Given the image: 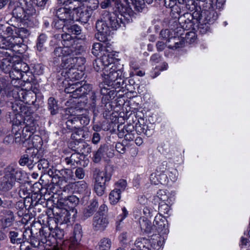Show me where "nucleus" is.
<instances>
[{"instance_id": "obj_37", "label": "nucleus", "mask_w": 250, "mask_h": 250, "mask_svg": "<svg viewBox=\"0 0 250 250\" xmlns=\"http://www.w3.org/2000/svg\"><path fill=\"white\" fill-rule=\"evenodd\" d=\"M48 109L52 115H55L57 113L58 106L57 102L54 98L50 97L48 100Z\"/></svg>"}, {"instance_id": "obj_52", "label": "nucleus", "mask_w": 250, "mask_h": 250, "mask_svg": "<svg viewBox=\"0 0 250 250\" xmlns=\"http://www.w3.org/2000/svg\"><path fill=\"white\" fill-rule=\"evenodd\" d=\"M53 229L52 228H50L49 227V229L43 228V229H41L40 230L39 232H40V235L44 236V237H45L44 239H42V243H45L46 242V238H47V237H48L50 235V232H48V230H51V229Z\"/></svg>"}, {"instance_id": "obj_9", "label": "nucleus", "mask_w": 250, "mask_h": 250, "mask_svg": "<svg viewBox=\"0 0 250 250\" xmlns=\"http://www.w3.org/2000/svg\"><path fill=\"white\" fill-rule=\"evenodd\" d=\"M56 16L61 21L66 24H70L75 20L73 9L67 7H62L56 11Z\"/></svg>"}, {"instance_id": "obj_58", "label": "nucleus", "mask_w": 250, "mask_h": 250, "mask_svg": "<svg viewBox=\"0 0 250 250\" xmlns=\"http://www.w3.org/2000/svg\"><path fill=\"white\" fill-rule=\"evenodd\" d=\"M53 182L58 184L62 185L63 181H65V178L63 176H59L57 175H54L52 178Z\"/></svg>"}, {"instance_id": "obj_28", "label": "nucleus", "mask_w": 250, "mask_h": 250, "mask_svg": "<svg viewBox=\"0 0 250 250\" xmlns=\"http://www.w3.org/2000/svg\"><path fill=\"white\" fill-rule=\"evenodd\" d=\"M79 153H75L72 154L70 157L65 158V162L67 165H71L75 166V164H81L82 159Z\"/></svg>"}, {"instance_id": "obj_36", "label": "nucleus", "mask_w": 250, "mask_h": 250, "mask_svg": "<svg viewBox=\"0 0 250 250\" xmlns=\"http://www.w3.org/2000/svg\"><path fill=\"white\" fill-rule=\"evenodd\" d=\"M98 59L101 60L102 62L104 69H105V67H106V69H109L110 65L113 66L112 64L113 59L112 58H110L108 55H106L104 53H103V55L102 57Z\"/></svg>"}, {"instance_id": "obj_38", "label": "nucleus", "mask_w": 250, "mask_h": 250, "mask_svg": "<svg viewBox=\"0 0 250 250\" xmlns=\"http://www.w3.org/2000/svg\"><path fill=\"white\" fill-rule=\"evenodd\" d=\"M10 213L8 214V216L6 217L4 222L2 223V228L4 230L7 231V230H6L7 228H9L11 227L12 225V223L14 220V216L12 212L9 211Z\"/></svg>"}, {"instance_id": "obj_24", "label": "nucleus", "mask_w": 250, "mask_h": 250, "mask_svg": "<svg viewBox=\"0 0 250 250\" xmlns=\"http://www.w3.org/2000/svg\"><path fill=\"white\" fill-rule=\"evenodd\" d=\"M149 241L145 238H138L135 242V246L139 250H149Z\"/></svg>"}, {"instance_id": "obj_15", "label": "nucleus", "mask_w": 250, "mask_h": 250, "mask_svg": "<svg viewBox=\"0 0 250 250\" xmlns=\"http://www.w3.org/2000/svg\"><path fill=\"white\" fill-rule=\"evenodd\" d=\"M82 237V227L79 224H76L74 227L73 236L71 239L70 248L77 246Z\"/></svg>"}, {"instance_id": "obj_48", "label": "nucleus", "mask_w": 250, "mask_h": 250, "mask_svg": "<svg viewBox=\"0 0 250 250\" xmlns=\"http://www.w3.org/2000/svg\"><path fill=\"white\" fill-rule=\"evenodd\" d=\"M185 39L187 42L191 43L196 41V36L193 32H188L186 35Z\"/></svg>"}, {"instance_id": "obj_47", "label": "nucleus", "mask_w": 250, "mask_h": 250, "mask_svg": "<svg viewBox=\"0 0 250 250\" xmlns=\"http://www.w3.org/2000/svg\"><path fill=\"white\" fill-rule=\"evenodd\" d=\"M93 67L94 69L97 71H103V73H104V67L103 65V63L101 60L98 59L95 60L93 63Z\"/></svg>"}, {"instance_id": "obj_3", "label": "nucleus", "mask_w": 250, "mask_h": 250, "mask_svg": "<svg viewBox=\"0 0 250 250\" xmlns=\"http://www.w3.org/2000/svg\"><path fill=\"white\" fill-rule=\"evenodd\" d=\"M122 72L120 69L112 66L109 69L104 70V73L102 74L104 78V82L108 86L117 88L121 86L124 83V80L121 78Z\"/></svg>"}, {"instance_id": "obj_45", "label": "nucleus", "mask_w": 250, "mask_h": 250, "mask_svg": "<svg viewBox=\"0 0 250 250\" xmlns=\"http://www.w3.org/2000/svg\"><path fill=\"white\" fill-rule=\"evenodd\" d=\"M72 138L77 141L83 140L84 138V132L83 130L78 128V130L72 134Z\"/></svg>"}, {"instance_id": "obj_22", "label": "nucleus", "mask_w": 250, "mask_h": 250, "mask_svg": "<svg viewBox=\"0 0 250 250\" xmlns=\"http://www.w3.org/2000/svg\"><path fill=\"white\" fill-rule=\"evenodd\" d=\"M9 73V77L11 79V83L15 86H18L16 83L18 82L19 83L20 80L22 78L23 75L22 72H20L18 70L15 69L14 67H12L11 70L8 72Z\"/></svg>"}, {"instance_id": "obj_4", "label": "nucleus", "mask_w": 250, "mask_h": 250, "mask_svg": "<svg viewBox=\"0 0 250 250\" xmlns=\"http://www.w3.org/2000/svg\"><path fill=\"white\" fill-rule=\"evenodd\" d=\"M4 175L1 181V190L7 191L10 190L15 184V175L18 173L16 165L13 164L8 166L4 171Z\"/></svg>"}, {"instance_id": "obj_35", "label": "nucleus", "mask_w": 250, "mask_h": 250, "mask_svg": "<svg viewBox=\"0 0 250 250\" xmlns=\"http://www.w3.org/2000/svg\"><path fill=\"white\" fill-rule=\"evenodd\" d=\"M12 67H14L15 69L18 70L20 72H22L23 75L29 70V67L28 65L26 63L22 62L15 63L13 65Z\"/></svg>"}, {"instance_id": "obj_60", "label": "nucleus", "mask_w": 250, "mask_h": 250, "mask_svg": "<svg viewBox=\"0 0 250 250\" xmlns=\"http://www.w3.org/2000/svg\"><path fill=\"white\" fill-rule=\"evenodd\" d=\"M82 72L79 73L78 69L76 70V72L74 73L73 76L70 75V79H69L71 81H74L75 80H78L79 79H81L82 78Z\"/></svg>"}, {"instance_id": "obj_31", "label": "nucleus", "mask_w": 250, "mask_h": 250, "mask_svg": "<svg viewBox=\"0 0 250 250\" xmlns=\"http://www.w3.org/2000/svg\"><path fill=\"white\" fill-rule=\"evenodd\" d=\"M112 242L108 238H103L99 242L97 250H110Z\"/></svg>"}, {"instance_id": "obj_2", "label": "nucleus", "mask_w": 250, "mask_h": 250, "mask_svg": "<svg viewBox=\"0 0 250 250\" xmlns=\"http://www.w3.org/2000/svg\"><path fill=\"white\" fill-rule=\"evenodd\" d=\"M61 37L62 43L63 47L56 48L52 53V56H60L64 54L78 55L83 51V46L69 34H62Z\"/></svg>"}, {"instance_id": "obj_10", "label": "nucleus", "mask_w": 250, "mask_h": 250, "mask_svg": "<svg viewBox=\"0 0 250 250\" xmlns=\"http://www.w3.org/2000/svg\"><path fill=\"white\" fill-rule=\"evenodd\" d=\"M22 42V40L20 38L14 36L4 37L1 40V48L2 50L12 51L11 49L16 46H20V45Z\"/></svg>"}, {"instance_id": "obj_49", "label": "nucleus", "mask_w": 250, "mask_h": 250, "mask_svg": "<svg viewBox=\"0 0 250 250\" xmlns=\"http://www.w3.org/2000/svg\"><path fill=\"white\" fill-rule=\"evenodd\" d=\"M35 132H31L26 126H24L22 130V137L25 140L29 139Z\"/></svg>"}, {"instance_id": "obj_50", "label": "nucleus", "mask_w": 250, "mask_h": 250, "mask_svg": "<svg viewBox=\"0 0 250 250\" xmlns=\"http://www.w3.org/2000/svg\"><path fill=\"white\" fill-rule=\"evenodd\" d=\"M89 93L90 94V101H91L90 106L92 108H95L96 105V100H97V95L96 93L94 91H91L88 92L87 94Z\"/></svg>"}, {"instance_id": "obj_40", "label": "nucleus", "mask_w": 250, "mask_h": 250, "mask_svg": "<svg viewBox=\"0 0 250 250\" xmlns=\"http://www.w3.org/2000/svg\"><path fill=\"white\" fill-rule=\"evenodd\" d=\"M9 230V237L10 239L11 243L15 244H20L21 243V239L17 238L18 236V232L14 230L7 229Z\"/></svg>"}, {"instance_id": "obj_17", "label": "nucleus", "mask_w": 250, "mask_h": 250, "mask_svg": "<svg viewBox=\"0 0 250 250\" xmlns=\"http://www.w3.org/2000/svg\"><path fill=\"white\" fill-rule=\"evenodd\" d=\"M12 14L15 18L21 20H25L28 19V16L25 13L23 6L20 4V1L15 3L12 10Z\"/></svg>"}, {"instance_id": "obj_56", "label": "nucleus", "mask_w": 250, "mask_h": 250, "mask_svg": "<svg viewBox=\"0 0 250 250\" xmlns=\"http://www.w3.org/2000/svg\"><path fill=\"white\" fill-rule=\"evenodd\" d=\"M116 150L121 154H124L126 151V148L125 145L122 143H118L116 145Z\"/></svg>"}, {"instance_id": "obj_34", "label": "nucleus", "mask_w": 250, "mask_h": 250, "mask_svg": "<svg viewBox=\"0 0 250 250\" xmlns=\"http://www.w3.org/2000/svg\"><path fill=\"white\" fill-rule=\"evenodd\" d=\"M121 193L118 190L115 189L110 192L109 199L111 204L115 205L119 202L121 198Z\"/></svg>"}, {"instance_id": "obj_33", "label": "nucleus", "mask_w": 250, "mask_h": 250, "mask_svg": "<svg viewBox=\"0 0 250 250\" xmlns=\"http://www.w3.org/2000/svg\"><path fill=\"white\" fill-rule=\"evenodd\" d=\"M145 1L149 4L152 2V0H132L134 9L138 12H142L145 8Z\"/></svg>"}, {"instance_id": "obj_25", "label": "nucleus", "mask_w": 250, "mask_h": 250, "mask_svg": "<svg viewBox=\"0 0 250 250\" xmlns=\"http://www.w3.org/2000/svg\"><path fill=\"white\" fill-rule=\"evenodd\" d=\"M139 224L142 230L146 232H150L152 228V225L150 221L145 217H141L139 219Z\"/></svg>"}, {"instance_id": "obj_42", "label": "nucleus", "mask_w": 250, "mask_h": 250, "mask_svg": "<svg viewBox=\"0 0 250 250\" xmlns=\"http://www.w3.org/2000/svg\"><path fill=\"white\" fill-rule=\"evenodd\" d=\"M77 70L76 68V66L72 67L67 69H65V70H62L61 71V74L62 76L64 77L65 79H70V76L74 74L75 72H76V70Z\"/></svg>"}, {"instance_id": "obj_12", "label": "nucleus", "mask_w": 250, "mask_h": 250, "mask_svg": "<svg viewBox=\"0 0 250 250\" xmlns=\"http://www.w3.org/2000/svg\"><path fill=\"white\" fill-rule=\"evenodd\" d=\"M73 12L74 14H76L74 20L79 21L83 23H86L88 21L92 14L91 10L82 6V4L78 7H76V10Z\"/></svg>"}, {"instance_id": "obj_59", "label": "nucleus", "mask_w": 250, "mask_h": 250, "mask_svg": "<svg viewBox=\"0 0 250 250\" xmlns=\"http://www.w3.org/2000/svg\"><path fill=\"white\" fill-rule=\"evenodd\" d=\"M38 167L40 169L42 167L43 169L46 168L48 167V162L45 159H39Z\"/></svg>"}, {"instance_id": "obj_18", "label": "nucleus", "mask_w": 250, "mask_h": 250, "mask_svg": "<svg viewBox=\"0 0 250 250\" xmlns=\"http://www.w3.org/2000/svg\"><path fill=\"white\" fill-rule=\"evenodd\" d=\"M20 4L23 6L25 13L28 16H32L36 14V10L33 4L32 0H19Z\"/></svg>"}, {"instance_id": "obj_26", "label": "nucleus", "mask_w": 250, "mask_h": 250, "mask_svg": "<svg viewBox=\"0 0 250 250\" xmlns=\"http://www.w3.org/2000/svg\"><path fill=\"white\" fill-rule=\"evenodd\" d=\"M21 124V122L19 121L18 123L17 121H14L13 125L12 131L15 135V141L16 143H20L21 140L22 134L19 132L20 130V125Z\"/></svg>"}, {"instance_id": "obj_62", "label": "nucleus", "mask_w": 250, "mask_h": 250, "mask_svg": "<svg viewBox=\"0 0 250 250\" xmlns=\"http://www.w3.org/2000/svg\"><path fill=\"white\" fill-rule=\"evenodd\" d=\"M69 24H66L63 23L62 21H61L60 20L55 21L54 23V27L56 29H62L65 26H68Z\"/></svg>"}, {"instance_id": "obj_27", "label": "nucleus", "mask_w": 250, "mask_h": 250, "mask_svg": "<svg viewBox=\"0 0 250 250\" xmlns=\"http://www.w3.org/2000/svg\"><path fill=\"white\" fill-rule=\"evenodd\" d=\"M66 125L67 128L72 130L80 128L79 117L77 116L71 117L66 122Z\"/></svg>"}, {"instance_id": "obj_32", "label": "nucleus", "mask_w": 250, "mask_h": 250, "mask_svg": "<svg viewBox=\"0 0 250 250\" xmlns=\"http://www.w3.org/2000/svg\"><path fill=\"white\" fill-rule=\"evenodd\" d=\"M23 124L25 125V126L30 130V131L35 132L37 125L33 117L27 116L24 119Z\"/></svg>"}, {"instance_id": "obj_43", "label": "nucleus", "mask_w": 250, "mask_h": 250, "mask_svg": "<svg viewBox=\"0 0 250 250\" xmlns=\"http://www.w3.org/2000/svg\"><path fill=\"white\" fill-rule=\"evenodd\" d=\"M105 185L94 184V190L98 196H102L105 192Z\"/></svg>"}, {"instance_id": "obj_64", "label": "nucleus", "mask_w": 250, "mask_h": 250, "mask_svg": "<svg viewBox=\"0 0 250 250\" xmlns=\"http://www.w3.org/2000/svg\"><path fill=\"white\" fill-rule=\"evenodd\" d=\"M161 60V56L157 53L154 54L150 57V62L152 63H158L160 62Z\"/></svg>"}, {"instance_id": "obj_51", "label": "nucleus", "mask_w": 250, "mask_h": 250, "mask_svg": "<svg viewBox=\"0 0 250 250\" xmlns=\"http://www.w3.org/2000/svg\"><path fill=\"white\" fill-rule=\"evenodd\" d=\"M158 176H159V184L167 185L168 181L167 175L165 173H158Z\"/></svg>"}, {"instance_id": "obj_16", "label": "nucleus", "mask_w": 250, "mask_h": 250, "mask_svg": "<svg viewBox=\"0 0 250 250\" xmlns=\"http://www.w3.org/2000/svg\"><path fill=\"white\" fill-rule=\"evenodd\" d=\"M33 145L34 147L28 148L25 151V153H27V155H28L30 159L31 165H34L35 164H36L39 159L38 149L36 148V147H38V145L35 144V142H33Z\"/></svg>"}, {"instance_id": "obj_41", "label": "nucleus", "mask_w": 250, "mask_h": 250, "mask_svg": "<svg viewBox=\"0 0 250 250\" xmlns=\"http://www.w3.org/2000/svg\"><path fill=\"white\" fill-rule=\"evenodd\" d=\"M157 197L160 200L164 202H167L170 199L169 197V192L165 190H159L157 193Z\"/></svg>"}, {"instance_id": "obj_57", "label": "nucleus", "mask_w": 250, "mask_h": 250, "mask_svg": "<svg viewBox=\"0 0 250 250\" xmlns=\"http://www.w3.org/2000/svg\"><path fill=\"white\" fill-rule=\"evenodd\" d=\"M158 173L155 172L150 175V181L151 183L155 185L159 184V176H158Z\"/></svg>"}, {"instance_id": "obj_61", "label": "nucleus", "mask_w": 250, "mask_h": 250, "mask_svg": "<svg viewBox=\"0 0 250 250\" xmlns=\"http://www.w3.org/2000/svg\"><path fill=\"white\" fill-rule=\"evenodd\" d=\"M75 175L79 179H83L84 177V172L83 169L81 167H79L75 170Z\"/></svg>"}, {"instance_id": "obj_14", "label": "nucleus", "mask_w": 250, "mask_h": 250, "mask_svg": "<svg viewBox=\"0 0 250 250\" xmlns=\"http://www.w3.org/2000/svg\"><path fill=\"white\" fill-rule=\"evenodd\" d=\"M169 33L170 31L168 29H164L161 30L160 32V36L165 39H167L168 38L167 42H172L174 44H169L168 45V48H171L172 49H177L178 48H179L182 46V42L180 41L179 38H177L175 37H172L171 38H169Z\"/></svg>"}, {"instance_id": "obj_7", "label": "nucleus", "mask_w": 250, "mask_h": 250, "mask_svg": "<svg viewBox=\"0 0 250 250\" xmlns=\"http://www.w3.org/2000/svg\"><path fill=\"white\" fill-rule=\"evenodd\" d=\"M112 168L106 167L104 171H101L98 168H95L93 171V178L94 184H104L109 181L112 176Z\"/></svg>"}, {"instance_id": "obj_5", "label": "nucleus", "mask_w": 250, "mask_h": 250, "mask_svg": "<svg viewBox=\"0 0 250 250\" xmlns=\"http://www.w3.org/2000/svg\"><path fill=\"white\" fill-rule=\"evenodd\" d=\"M91 89V86L89 84H85L82 85L80 82L73 83H69L64 91L67 93H71L72 97L74 98L81 97L85 94H87Z\"/></svg>"}, {"instance_id": "obj_46", "label": "nucleus", "mask_w": 250, "mask_h": 250, "mask_svg": "<svg viewBox=\"0 0 250 250\" xmlns=\"http://www.w3.org/2000/svg\"><path fill=\"white\" fill-rule=\"evenodd\" d=\"M165 218H160V217H156L154 221V225L156 226L158 229H162L165 227Z\"/></svg>"}, {"instance_id": "obj_30", "label": "nucleus", "mask_w": 250, "mask_h": 250, "mask_svg": "<svg viewBox=\"0 0 250 250\" xmlns=\"http://www.w3.org/2000/svg\"><path fill=\"white\" fill-rule=\"evenodd\" d=\"M105 50V46L102 43H94L92 46V53L95 56H98L100 54L102 55V52Z\"/></svg>"}, {"instance_id": "obj_54", "label": "nucleus", "mask_w": 250, "mask_h": 250, "mask_svg": "<svg viewBox=\"0 0 250 250\" xmlns=\"http://www.w3.org/2000/svg\"><path fill=\"white\" fill-rule=\"evenodd\" d=\"M66 28L68 29L69 32H72L75 35H79L81 32V27L76 24L71 25L70 27H66Z\"/></svg>"}, {"instance_id": "obj_44", "label": "nucleus", "mask_w": 250, "mask_h": 250, "mask_svg": "<svg viewBox=\"0 0 250 250\" xmlns=\"http://www.w3.org/2000/svg\"><path fill=\"white\" fill-rule=\"evenodd\" d=\"M19 163L21 166H25L27 165L29 167H32L33 165H31L30 164V159L29 158L28 155H27V153H25V154L21 156V158L19 160Z\"/></svg>"}, {"instance_id": "obj_13", "label": "nucleus", "mask_w": 250, "mask_h": 250, "mask_svg": "<svg viewBox=\"0 0 250 250\" xmlns=\"http://www.w3.org/2000/svg\"><path fill=\"white\" fill-rule=\"evenodd\" d=\"M12 51L10 50H1V58H3L1 61V69L5 73H7L11 69L13 65H11L12 60Z\"/></svg>"}, {"instance_id": "obj_19", "label": "nucleus", "mask_w": 250, "mask_h": 250, "mask_svg": "<svg viewBox=\"0 0 250 250\" xmlns=\"http://www.w3.org/2000/svg\"><path fill=\"white\" fill-rule=\"evenodd\" d=\"M98 208V202L95 199H92L90 201L89 205L84 210L83 217L86 219L91 216L96 211Z\"/></svg>"}, {"instance_id": "obj_55", "label": "nucleus", "mask_w": 250, "mask_h": 250, "mask_svg": "<svg viewBox=\"0 0 250 250\" xmlns=\"http://www.w3.org/2000/svg\"><path fill=\"white\" fill-rule=\"evenodd\" d=\"M77 117H79V125H86L89 123L90 120L88 117L82 115Z\"/></svg>"}, {"instance_id": "obj_1", "label": "nucleus", "mask_w": 250, "mask_h": 250, "mask_svg": "<svg viewBox=\"0 0 250 250\" xmlns=\"http://www.w3.org/2000/svg\"><path fill=\"white\" fill-rule=\"evenodd\" d=\"M102 16V19L98 20L96 23L98 32L95 37L100 42H105L110 34V28L112 30L118 28L122 22V18H119L115 13L107 11H104Z\"/></svg>"}, {"instance_id": "obj_29", "label": "nucleus", "mask_w": 250, "mask_h": 250, "mask_svg": "<svg viewBox=\"0 0 250 250\" xmlns=\"http://www.w3.org/2000/svg\"><path fill=\"white\" fill-rule=\"evenodd\" d=\"M47 40V37L44 34H41L39 36L36 45L38 50L42 51L45 49Z\"/></svg>"}, {"instance_id": "obj_21", "label": "nucleus", "mask_w": 250, "mask_h": 250, "mask_svg": "<svg viewBox=\"0 0 250 250\" xmlns=\"http://www.w3.org/2000/svg\"><path fill=\"white\" fill-rule=\"evenodd\" d=\"M76 187L77 191L84 196H88L91 193L90 188L84 181L78 182Z\"/></svg>"}, {"instance_id": "obj_23", "label": "nucleus", "mask_w": 250, "mask_h": 250, "mask_svg": "<svg viewBox=\"0 0 250 250\" xmlns=\"http://www.w3.org/2000/svg\"><path fill=\"white\" fill-rule=\"evenodd\" d=\"M107 150V146L105 145L101 146L99 148L93 153V161L98 163L104 155Z\"/></svg>"}, {"instance_id": "obj_8", "label": "nucleus", "mask_w": 250, "mask_h": 250, "mask_svg": "<svg viewBox=\"0 0 250 250\" xmlns=\"http://www.w3.org/2000/svg\"><path fill=\"white\" fill-rule=\"evenodd\" d=\"M109 224L108 218L103 214L96 213L93 218L92 228L94 231H104Z\"/></svg>"}, {"instance_id": "obj_63", "label": "nucleus", "mask_w": 250, "mask_h": 250, "mask_svg": "<svg viewBox=\"0 0 250 250\" xmlns=\"http://www.w3.org/2000/svg\"><path fill=\"white\" fill-rule=\"evenodd\" d=\"M166 7L172 8L176 4V0H164Z\"/></svg>"}, {"instance_id": "obj_6", "label": "nucleus", "mask_w": 250, "mask_h": 250, "mask_svg": "<svg viewBox=\"0 0 250 250\" xmlns=\"http://www.w3.org/2000/svg\"><path fill=\"white\" fill-rule=\"evenodd\" d=\"M73 55H62L60 56H53L54 57V62L57 63L59 59L61 58L62 63L61 67L62 70H65L70 67L76 65L78 61L84 62V59L82 57H73L71 56Z\"/></svg>"}, {"instance_id": "obj_11", "label": "nucleus", "mask_w": 250, "mask_h": 250, "mask_svg": "<svg viewBox=\"0 0 250 250\" xmlns=\"http://www.w3.org/2000/svg\"><path fill=\"white\" fill-rule=\"evenodd\" d=\"M115 4L116 10L120 14L121 17L127 18L126 16H133V12L130 7L128 0H117Z\"/></svg>"}, {"instance_id": "obj_53", "label": "nucleus", "mask_w": 250, "mask_h": 250, "mask_svg": "<svg viewBox=\"0 0 250 250\" xmlns=\"http://www.w3.org/2000/svg\"><path fill=\"white\" fill-rule=\"evenodd\" d=\"M167 167V162L163 161L157 167L156 171L157 173H165Z\"/></svg>"}, {"instance_id": "obj_39", "label": "nucleus", "mask_w": 250, "mask_h": 250, "mask_svg": "<svg viewBox=\"0 0 250 250\" xmlns=\"http://www.w3.org/2000/svg\"><path fill=\"white\" fill-rule=\"evenodd\" d=\"M127 186L126 181L124 179L118 180L115 184V189L118 190L120 193L125 191Z\"/></svg>"}, {"instance_id": "obj_20", "label": "nucleus", "mask_w": 250, "mask_h": 250, "mask_svg": "<svg viewBox=\"0 0 250 250\" xmlns=\"http://www.w3.org/2000/svg\"><path fill=\"white\" fill-rule=\"evenodd\" d=\"M55 219L57 223L60 224H66L70 221V212L65 209H62L60 210L59 213H57Z\"/></svg>"}]
</instances>
